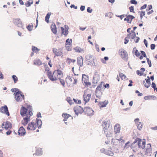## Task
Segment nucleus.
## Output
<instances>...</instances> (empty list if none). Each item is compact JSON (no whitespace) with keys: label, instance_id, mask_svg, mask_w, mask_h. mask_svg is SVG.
Masks as SVG:
<instances>
[{"label":"nucleus","instance_id":"1","mask_svg":"<svg viewBox=\"0 0 157 157\" xmlns=\"http://www.w3.org/2000/svg\"><path fill=\"white\" fill-rule=\"evenodd\" d=\"M145 142L141 139L137 138L135 140L131 145V147L133 151L137 152L138 155H142V151H141L145 147Z\"/></svg>","mask_w":157,"mask_h":157},{"label":"nucleus","instance_id":"2","mask_svg":"<svg viewBox=\"0 0 157 157\" xmlns=\"http://www.w3.org/2000/svg\"><path fill=\"white\" fill-rule=\"evenodd\" d=\"M47 76L50 80L52 81H56L59 78L63 77V74L62 71L59 69L55 70L53 73L51 71L49 72Z\"/></svg>","mask_w":157,"mask_h":157},{"label":"nucleus","instance_id":"3","mask_svg":"<svg viewBox=\"0 0 157 157\" xmlns=\"http://www.w3.org/2000/svg\"><path fill=\"white\" fill-rule=\"evenodd\" d=\"M110 121L109 120H106L103 121V130L105 132H107L106 133L107 137H110L111 135V133L110 131H108V129L109 126V123Z\"/></svg>","mask_w":157,"mask_h":157},{"label":"nucleus","instance_id":"4","mask_svg":"<svg viewBox=\"0 0 157 157\" xmlns=\"http://www.w3.org/2000/svg\"><path fill=\"white\" fill-rule=\"evenodd\" d=\"M74 81L73 82L72 78L70 76H67L66 78V82L67 85L70 86L72 83L73 84L75 85L77 84L78 78L77 77L73 78Z\"/></svg>","mask_w":157,"mask_h":157},{"label":"nucleus","instance_id":"5","mask_svg":"<svg viewBox=\"0 0 157 157\" xmlns=\"http://www.w3.org/2000/svg\"><path fill=\"white\" fill-rule=\"evenodd\" d=\"M103 82H101L97 87L96 90V97L100 98L102 95L101 91H102L103 86Z\"/></svg>","mask_w":157,"mask_h":157},{"label":"nucleus","instance_id":"6","mask_svg":"<svg viewBox=\"0 0 157 157\" xmlns=\"http://www.w3.org/2000/svg\"><path fill=\"white\" fill-rule=\"evenodd\" d=\"M30 111L32 112V109L31 108H28L27 109L24 107H21L20 110L21 115L22 117H24L25 116H27V114H29V113Z\"/></svg>","mask_w":157,"mask_h":157},{"label":"nucleus","instance_id":"7","mask_svg":"<svg viewBox=\"0 0 157 157\" xmlns=\"http://www.w3.org/2000/svg\"><path fill=\"white\" fill-rule=\"evenodd\" d=\"M29 114H27V116L24 118L21 121L22 124L24 126H26L30 121V117L33 114L32 112L31 111L29 112Z\"/></svg>","mask_w":157,"mask_h":157},{"label":"nucleus","instance_id":"8","mask_svg":"<svg viewBox=\"0 0 157 157\" xmlns=\"http://www.w3.org/2000/svg\"><path fill=\"white\" fill-rule=\"evenodd\" d=\"M89 77L88 75L82 74V81L84 83L85 85L87 86L91 85V83L89 81Z\"/></svg>","mask_w":157,"mask_h":157},{"label":"nucleus","instance_id":"9","mask_svg":"<svg viewBox=\"0 0 157 157\" xmlns=\"http://www.w3.org/2000/svg\"><path fill=\"white\" fill-rule=\"evenodd\" d=\"M24 96L20 91H18L15 95V98L17 101H21L24 99Z\"/></svg>","mask_w":157,"mask_h":157},{"label":"nucleus","instance_id":"10","mask_svg":"<svg viewBox=\"0 0 157 157\" xmlns=\"http://www.w3.org/2000/svg\"><path fill=\"white\" fill-rule=\"evenodd\" d=\"M119 54L121 57L124 59H127L128 58V54L126 51L123 49L119 50Z\"/></svg>","mask_w":157,"mask_h":157},{"label":"nucleus","instance_id":"11","mask_svg":"<svg viewBox=\"0 0 157 157\" xmlns=\"http://www.w3.org/2000/svg\"><path fill=\"white\" fill-rule=\"evenodd\" d=\"M37 127L36 124L34 122H32L28 124L27 129L28 130H34Z\"/></svg>","mask_w":157,"mask_h":157},{"label":"nucleus","instance_id":"12","mask_svg":"<svg viewBox=\"0 0 157 157\" xmlns=\"http://www.w3.org/2000/svg\"><path fill=\"white\" fill-rule=\"evenodd\" d=\"M87 91V90H86L83 96V100L85 102V103H87L90 101L91 97V94L90 93H86V92Z\"/></svg>","mask_w":157,"mask_h":157},{"label":"nucleus","instance_id":"13","mask_svg":"<svg viewBox=\"0 0 157 157\" xmlns=\"http://www.w3.org/2000/svg\"><path fill=\"white\" fill-rule=\"evenodd\" d=\"M13 22L15 25L18 27L22 28L23 26L22 22L20 18L14 19L13 20Z\"/></svg>","mask_w":157,"mask_h":157},{"label":"nucleus","instance_id":"14","mask_svg":"<svg viewBox=\"0 0 157 157\" xmlns=\"http://www.w3.org/2000/svg\"><path fill=\"white\" fill-rule=\"evenodd\" d=\"M53 52L55 55V57L60 56L63 54V52L60 49H58L54 48L52 49Z\"/></svg>","mask_w":157,"mask_h":157},{"label":"nucleus","instance_id":"15","mask_svg":"<svg viewBox=\"0 0 157 157\" xmlns=\"http://www.w3.org/2000/svg\"><path fill=\"white\" fill-rule=\"evenodd\" d=\"M74 111L76 114L78 115L82 113L83 112V109L80 106H77L74 108Z\"/></svg>","mask_w":157,"mask_h":157},{"label":"nucleus","instance_id":"16","mask_svg":"<svg viewBox=\"0 0 157 157\" xmlns=\"http://www.w3.org/2000/svg\"><path fill=\"white\" fill-rule=\"evenodd\" d=\"M2 127L6 130L10 129L12 127V125L10 122H4L2 124Z\"/></svg>","mask_w":157,"mask_h":157},{"label":"nucleus","instance_id":"17","mask_svg":"<svg viewBox=\"0 0 157 157\" xmlns=\"http://www.w3.org/2000/svg\"><path fill=\"white\" fill-rule=\"evenodd\" d=\"M0 111L2 113H4L8 116L10 115V113L8 111V108L6 105L2 107L0 109Z\"/></svg>","mask_w":157,"mask_h":157},{"label":"nucleus","instance_id":"18","mask_svg":"<svg viewBox=\"0 0 157 157\" xmlns=\"http://www.w3.org/2000/svg\"><path fill=\"white\" fill-rule=\"evenodd\" d=\"M65 29L63 27H61V29L62 31V34H63L65 36H66L68 34V27L66 25L64 26Z\"/></svg>","mask_w":157,"mask_h":157},{"label":"nucleus","instance_id":"19","mask_svg":"<svg viewBox=\"0 0 157 157\" xmlns=\"http://www.w3.org/2000/svg\"><path fill=\"white\" fill-rule=\"evenodd\" d=\"M83 58L81 56L78 57L77 63L79 67H82L83 66Z\"/></svg>","mask_w":157,"mask_h":157},{"label":"nucleus","instance_id":"20","mask_svg":"<svg viewBox=\"0 0 157 157\" xmlns=\"http://www.w3.org/2000/svg\"><path fill=\"white\" fill-rule=\"evenodd\" d=\"M18 132L19 135L23 136L25 134V131L23 127L22 126L19 129Z\"/></svg>","mask_w":157,"mask_h":157},{"label":"nucleus","instance_id":"21","mask_svg":"<svg viewBox=\"0 0 157 157\" xmlns=\"http://www.w3.org/2000/svg\"><path fill=\"white\" fill-rule=\"evenodd\" d=\"M51 29L52 32L55 34L57 33V29L54 23H53L52 24L51 26Z\"/></svg>","mask_w":157,"mask_h":157},{"label":"nucleus","instance_id":"22","mask_svg":"<svg viewBox=\"0 0 157 157\" xmlns=\"http://www.w3.org/2000/svg\"><path fill=\"white\" fill-rule=\"evenodd\" d=\"M121 130V126L119 124H116L114 126V131L115 133H118Z\"/></svg>","mask_w":157,"mask_h":157},{"label":"nucleus","instance_id":"23","mask_svg":"<svg viewBox=\"0 0 157 157\" xmlns=\"http://www.w3.org/2000/svg\"><path fill=\"white\" fill-rule=\"evenodd\" d=\"M151 144H147L145 151L146 154L148 155L151 152Z\"/></svg>","mask_w":157,"mask_h":157},{"label":"nucleus","instance_id":"24","mask_svg":"<svg viewBox=\"0 0 157 157\" xmlns=\"http://www.w3.org/2000/svg\"><path fill=\"white\" fill-rule=\"evenodd\" d=\"M108 103V101H104L99 102L98 105L99 107L101 108L105 107Z\"/></svg>","mask_w":157,"mask_h":157},{"label":"nucleus","instance_id":"25","mask_svg":"<svg viewBox=\"0 0 157 157\" xmlns=\"http://www.w3.org/2000/svg\"><path fill=\"white\" fill-rule=\"evenodd\" d=\"M134 17L132 15L127 16L126 18H124V21H127L128 23H131L132 20Z\"/></svg>","mask_w":157,"mask_h":157},{"label":"nucleus","instance_id":"26","mask_svg":"<svg viewBox=\"0 0 157 157\" xmlns=\"http://www.w3.org/2000/svg\"><path fill=\"white\" fill-rule=\"evenodd\" d=\"M94 56L91 55H88L86 57L87 61L92 63L94 62Z\"/></svg>","mask_w":157,"mask_h":157},{"label":"nucleus","instance_id":"27","mask_svg":"<svg viewBox=\"0 0 157 157\" xmlns=\"http://www.w3.org/2000/svg\"><path fill=\"white\" fill-rule=\"evenodd\" d=\"M33 64L34 65L40 66L42 64V62L39 59H35L33 61Z\"/></svg>","mask_w":157,"mask_h":157},{"label":"nucleus","instance_id":"28","mask_svg":"<svg viewBox=\"0 0 157 157\" xmlns=\"http://www.w3.org/2000/svg\"><path fill=\"white\" fill-rule=\"evenodd\" d=\"M62 116L64 118V119L63 120L64 121H67V119L69 117H71V116L70 115L66 113H63L62 114Z\"/></svg>","mask_w":157,"mask_h":157},{"label":"nucleus","instance_id":"29","mask_svg":"<svg viewBox=\"0 0 157 157\" xmlns=\"http://www.w3.org/2000/svg\"><path fill=\"white\" fill-rule=\"evenodd\" d=\"M129 38H131L132 39H134L136 36V33L134 31H131V33L128 35Z\"/></svg>","mask_w":157,"mask_h":157},{"label":"nucleus","instance_id":"30","mask_svg":"<svg viewBox=\"0 0 157 157\" xmlns=\"http://www.w3.org/2000/svg\"><path fill=\"white\" fill-rule=\"evenodd\" d=\"M93 111L90 108H87L86 109V113L89 116L93 115Z\"/></svg>","mask_w":157,"mask_h":157},{"label":"nucleus","instance_id":"31","mask_svg":"<svg viewBox=\"0 0 157 157\" xmlns=\"http://www.w3.org/2000/svg\"><path fill=\"white\" fill-rule=\"evenodd\" d=\"M76 61V60L74 59H71L69 58H67L66 59V62L69 64H70L71 63H74Z\"/></svg>","mask_w":157,"mask_h":157},{"label":"nucleus","instance_id":"32","mask_svg":"<svg viewBox=\"0 0 157 157\" xmlns=\"http://www.w3.org/2000/svg\"><path fill=\"white\" fill-rule=\"evenodd\" d=\"M134 52L137 57H138L140 56L139 52L137 50L136 47L134 48L133 49V52Z\"/></svg>","mask_w":157,"mask_h":157},{"label":"nucleus","instance_id":"33","mask_svg":"<svg viewBox=\"0 0 157 157\" xmlns=\"http://www.w3.org/2000/svg\"><path fill=\"white\" fill-rule=\"evenodd\" d=\"M36 121L38 128H41V126L42 125V121L40 120L37 119H36Z\"/></svg>","mask_w":157,"mask_h":157},{"label":"nucleus","instance_id":"34","mask_svg":"<svg viewBox=\"0 0 157 157\" xmlns=\"http://www.w3.org/2000/svg\"><path fill=\"white\" fill-rule=\"evenodd\" d=\"M32 51L33 52L36 53H38L40 49H38L37 47H36L32 46Z\"/></svg>","mask_w":157,"mask_h":157},{"label":"nucleus","instance_id":"35","mask_svg":"<svg viewBox=\"0 0 157 157\" xmlns=\"http://www.w3.org/2000/svg\"><path fill=\"white\" fill-rule=\"evenodd\" d=\"M105 153L107 155L112 156L113 155V152L110 150H106L105 151Z\"/></svg>","mask_w":157,"mask_h":157},{"label":"nucleus","instance_id":"36","mask_svg":"<svg viewBox=\"0 0 157 157\" xmlns=\"http://www.w3.org/2000/svg\"><path fill=\"white\" fill-rule=\"evenodd\" d=\"M33 25L32 23L29 24L26 27L27 29L29 31H31L33 30Z\"/></svg>","mask_w":157,"mask_h":157},{"label":"nucleus","instance_id":"37","mask_svg":"<svg viewBox=\"0 0 157 157\" xmlns=\"http://www.w3.org/2000/svg\"><path fill=\"white\" fill-rule=\"evenodd\" d=\"M33 3V1L32 0H29L26 3H25V5L26 7H29Z\"/></svg>","mask_w":157,"mask_h":157},{"label":"nucleus","instance_id":"38","mask_svg":"<svg viewBox=\"0 0 157 157\" xmlns=\"http://www.w3.org/2000/svg\"><path fill=\"white\" fill-rule=\"evenodd\" d=\"M119 76L122 80H125L126 78V76L123 74L121 73H120L119 74Z\"/></svg>","mask_w":157,"mask_h":157},{"label":"nucleus","instance_id":"39","mask_svg":"<svg viewBox=\"0 0 157 157\" xmlns=\"http://www.w3.org/2000/svg\"><path fill=\"white\" fill-rule=\"evenodd\" d=\"M66 100L71 105L73 104V102L72 100L70 97H67L66 99Z\"/></svg>","mask_w":157,"mask_h":157},{"label":"nucleus","instance_id":"40","mask_svg":"<svg viewBox=\"0 0 157 157\" xmlns=\"http://www.w3.org/2000/svg\"><path fill=\"white\" fill-rule=\"evenodd\" d=\"M143 123L142 122H139V123L137 124V128L139 130H140L143 126Z\"/></svg>","mask_w":157,"mask_h":157},{"label":"nucleus","instance_id":"41","mask_svg":"<svg viewBox=\"0 0 157 157\" xmlns=\"http://www.w3.org/2000/svg\"><path fill=\"white\" fill-rule=\"evenodd\" d=\"M72 40L71 39H67L66 42V45H71V43Z\"/></svg>","mask_w":157,"mask_h":157},{"label":"nucleus","instance_id":"42","mask_svg":"<svg viewBox=\"0 0 157 157\" xmlns=\"http://www.w3.org/2000/svg\"><path fill=\"white\" fill-rule=\"evenodd\" d=\"M50 15L51 14L49 13H48L47 14L45 17V21L48 23L49 22V19L50 18Z\"/></svg>","mask_w":157,"mask_h":157},{"label":"nucleus","instance_id":"43","mask_svg":"<svg viewBox=\"0 0 157 157\" xmlns=\"http://www.w3.org/2000/svg\"><path fill=\"white\" fill-rule=\"evenodd\" d=\"M66 49L68 51H71L72 50L71 45H66Z\"/></svg>","mask_w":157,"mask_h":157},{"label":"nucleus","instance_id":"44","mask_svg":"<svg viewBox=\"0 0 157 157\" xmlns=\"http://www.w3.org/2000/svg\"><path fill=\"white\" fill-rule=\"evenodd\" d=\"M62 78H59L58 80H59L61 84L63 86H64L65 85V82L64 80L62 79Z\"/></svg>","mask_w":157,"mask_h":157},{"label":"nucleus","instance_id":"45","mask_svg":"<svg viewBox=\"0 0 157 157\" xmlns=\"http://www.w3.org/2000/svg\"><path fill=\"white\" fill-rule=\"evenodd\" d=\"M13 80H14V83H16L18 81V78L15 75H13L12 76Z\"/></svg>","mask_w":157,"mask_h":157},{"label":"nucleus","instance_id":"46","mask_svg":"<svg viewBox=\"0 0 157 157\" xmlns=\"http://www.w3.org/2000/svg\"><path fill=\"white\" fill-rule=\"evenodd\" d=\"M73 100L74 102H75L76 104H80L81 103V101L80 100L74 98Z\"/></svg>","mask_w":157,"mask_h":157},{"label":"nucleus","instance_id":"47","mask_svg":"<svg viewBox=\"0 0 157 157\" xmlns=\"http://www.w3.org/2000/svg\"><path fill=\"white\" fill-rule=\"evenodd\" d=\"M121 140H122V141H123V140H122V139L121 138L120 139H113L112 140V142L113 143H115V142H118V141H121Z\"/></svg>","mask_w":157,"mask_h":157},{"label":"nucleus","instance_id":"48","mask_svg":"<svg viewBox=\"0 0 157 157\" xmlns=\"http://www.w3.org/2000/svg\"><path fill=\"white\" fill-rule=\"evenodd\" d=\"M145 11H142L140 12V17L141 18V19H142L143 16H144L145 15Z\"/></svg>","mask_w":157,"mask_h":157},{"label":"nucleus","instance_id":"49","mask_svg":"<svg viewBox=\"0 0 157 157\" xmlns=\"http://www.w3.org/2000/svg\"><path fill=\"white\" fill-rule=\"evenodd\" d=\"M143 83L144 86L147 88H148L150 86V85L149 83H147L145 81H143Z\"/></svg>","mask_w":157,"mask_h":157},{"label":"nucleus","instance_id":"50","mask_svg":"<svg viewBox=\"0 0 157 157\" xmlns=\"http://www.w3.org/2000/svg\"><path fill=\"white\" fill-rule=\"evenodd\" d=\"M130 11L131 12H133V13H135V11L134 10V8L133 6H131L129 8Z\"/></svg>","mask_w":157,"mask_h":157},{"label":"nucleus","instance_id":"51","mask_svg":"<svg viewBox=\"0 0 157 157\" xmlns=\"http://www.w3.org/2000/svg\"><path fill=\"white\" fill-rule=\"evenodd\" d=\"M44 67L45 68V71H47V74L49 72L51 71L49 70V68L48 67V66L47 65H44Z\"/></svg>","mask_w":157,"mask_h":157},{"label":"nucleus","instance_id":"52","mask_svg":"<svg viewBox=\"0 0 157 157\" xmlns=\"http://www.w3.org/2000/svg\"><path fill=\"white\" fill-rule=\"evenodd\" d=\"M112 16V13L111 12H109L106 13L105 14L106 17H111Z\"/></svg>","mask_w":157,"mask_h":157},{"label":"nucleus","instance_id":"53","mask_svg":"<svg viewBox=\"0 0 157 157\" xmlns=\"http://www.w3.org/2000/svg\"><path fill=\"white\" fill-rule=\"evenodd\" d=\"M140 53L141 55H142V56H144V57H146L147 56L144 52L141 51H140Z\"/></svg>","mask_w":157,"mask_h":157},{"label":"nucleus","instance_id":"54","mask_svg":"<svg viewBox=\"0 0 157 157\" xmlns=\"http://www.w3.org/2000/svg\"><path fill=\"white\" fill-rule=\"evenodd\" d=\"M152 87L155 90H156L157 91V88L156 87V85L154 82H152Z\"/></svg>","mask_w":157,"mask_h":157},{"label":"nucleus","instance_id":"55","mask_svg":"<svg viewBox=\"0 0 157 157\" xmlns=\"http://www.w3.org/2000/svg\"><path fill=\"white\" fill-rule=\"evenodd\" d=\"M147 60V62L148 63V64L149 67H151V60H149V59L147 58H146Z\"/></svg>","mask_w":157,"mask_h":157},{"label":"nucleus","instance_id":"56","mask_svg":"<svg viewBox=\"0 0 157 157\" xmlns=\"http://www.w3.org/2000/svg\"><path fill=\"white\" fill-rule=\"evenodd\" d=\"M129 38V36H128L127 37H126L124 39V43L125 44H127L128 42V39Z\"/></svg>","mask_w":157,"mask_h":157},{"label":"nucleus","instance_id":"57","mask_svg":"<svg viewBox=\"0 0 157 157\" xmlns=\"http://www.w3.org/2000/svg\"><path fill=\"white\" fill-rule=\"evenodd\" d=\"M130 3L132 4H134L135 5H136L137 4V2L135 0H131L130 1Z\"/></svg>","mask_w":157,"mask_h":157},{"label":"nucleus","instance_id":"58","mask_svg":"<svg viewBox=\"0 0 157 157\" xmlns=\"http://www.w3.org/2000/svg\"><path fill=\"white\" fill-rule=\"evenodd\" d=\"M72 71L74 73V74L75 75H78V72L75 71L74 70V67H73L72 68Z\"/></svg>","mask_w":157,"mask_h":157},{"label":"nucleus","instance_id":"59","mask_svg":"<svg viewBox=\"0 0 157 157\" xmlns=\"http://www.w3.org/2000/svg\"><path fill=\"white\" fill-rule=\"evenodd\" d=\"M75 50L76 52H80L82 51L81 49L77 48H75Z\"/></svg>","mask_w":157,"mask_h":157},{"label":"nucleus","instance_id":"60","mask_svg":"<svg viewBox=\"0 0 157 157\" xmlns=\"http://www.w3.org/2000/svg\"><path fill=\"white\" fill-rule=\"evenodd\" d=\"M87 11L88 12L91 13L92 11V9L90 8V7H88L87 8Z\"/></svg>","mask_w":157,"mask_h":157},{"label":"nucleus","instance_id":"61","mask_svg":"<svg viewBox=\"0 0 157 157\" xmlns=\"http://www.w3.org/2000/svg\"><path fill=\"white\" fill-rule=\"evenodd\" d=\"M136 73L137 75H143V73H142V72H140V71L139 70H137L136 71Z\"/></svg>","mask_w":157,"mask_h":157},{"label":"nucleus","instance_id":"62","mask_svg":"<svg viewBox=\"0 0 157 157\" xmlns=\"http://www.w3.org/2000/svg\"><path fill=\"white\" fill-rule=\"evenodd\" d=\"M155 45L154 44H151V50H153L155 48Z\"/></svg>","mask_w":157,"mask_h":157},{"label":"nucleus","instance_id":"63","mask_svg":"<svg viewBox=\"0 0 157 157\" xmlns=\"http://www.w3.org/2000/svg\"><path fill=\"white\" fill-rule=\"evenodd\" d=\"M11 90L13 92H16V93L18 91H19L18 89L16 88L12 89Z\"/></svg>","mask_w":157,"mask_h":157},{"label":"nucleus","instance_id":"64","mask_svg":"<svg viewBox=\"0 0 157 157\" xmlns=\"http://www.w3.org/2000/svg\"><path fill=\"white\" fill-rule=\"evenodd\" d=\"M148 9H146V11H147L148 10H151L152 8V6L151 5H149L148 6Z\"/></svg>","mask_w":157,"mask_h":157}]
</instances>
